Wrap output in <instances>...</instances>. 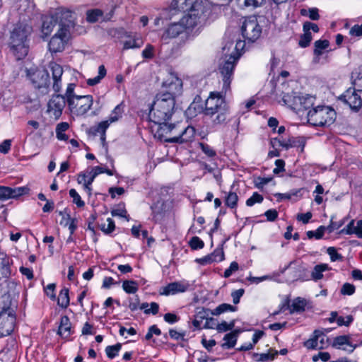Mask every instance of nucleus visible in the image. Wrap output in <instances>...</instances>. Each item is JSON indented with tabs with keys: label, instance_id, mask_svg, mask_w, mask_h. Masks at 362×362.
I'll use <instances>...</instances> for the list:
<instances>
[{
	"label": "nucleus",
	"instance_id": "nucleus-1",
	"mask_svg": "<svg viewBox=\"0 0 362 362\" xmlns=\"http://www.w3.org/2000/svg\"><path fill=\"white\" fill-rule=\"evenodd\" d=\"M182 90V81L174 73H170L163 82L162 90L155 96L149 112L153 122L169 120L174 112L175 97Z\"/></svg>",
	"mask_w": 362,
	"mask_h": 362
},
{
	"label": "nucleus",
	"instance_id": "nucleus-2",
	"mask_svg": "<svg viewBox=\"0 0 362 362\" xmlns=\"http://www.w3.org/2000/svg\"><path fill=\"white\" fill-rule=\"evenodd\" d=\"M221 93L211 92L206 100L202 112L205 116L212 118V122L215 125L221 124L227 119L228 107Z\"/></svg>",
	"mask_w": 362,
	"mask_h": 362
},
{
	"label": "nucleus",
	"instance_id": "nucleus-3",
	"mask_svg": "<svg viewBox=\"0 0 362 362\" xmlns=\"http://www.w3.org/2000/svg\"><path fill=\"white\" fill-rule=\"evenodd\" d=\"M1 299L3 305H0V337L9 335L14 329L16 322V313L11 307V296L5 294Z\"/></svg>",
	"mask_w": 362,
	"mask_h": 362
},
{
	"label": "nucleus",
	"instance_id": "nucleus-4",
	"mask_svg": "<svg viewBox=\"0 0 362 362\" xmlns=\"http://www.w3.org/2000/svg\"><path fill=\"white\" fill-rule=\"evenodd\" d=\"M226 46L223 47L224 57L220 60L218 70L223 81V91L226 94L230 89V83L233 79L235 66L240 59V54H227Z\"/></svg>",
	"mask_w": 362,
	"mask_h": 362
},
{
	"label": "nucleus",
	"instance_id": "nucleus-5",
	"mask_svg": "<svg viewBox=\"0 0 362 362\" xmlns=\"http://www.w3.org/2000/svg\"><path fill=\"white\" fill-rule=\"evenodd\" d=\"M308 122L315 127H329L336 119V112L329 106H317L307 113Z\"/></svg>",
	"mask_w": 362,
	"mask_h": 362
},
{
	"label": "nucleus",
	"instance_id": "nucleus-6",
	"mask_svg": "<svg viewBox=\"0 0 362 362\" xmlns=\"http://www.w3.org/2000/svg\"><path fill=\"white\" fill-rule=\"evenodd\" d=\"M29 33L30 28L23 25H17L11 31L9 47L14 54L21 53V55L27 54L28 49L25 42Z\"/></svg>",
	"mask_w": 362,
	"mask_h": 362
},
{
	"label": "nucleus",
	"instance_id": "nucleus-7",
	"mask_svg": "<svg viewBox=\"0 0 362 362\" xmlns=\"http://www.w3.org/2000/svg\"><path fill=\"white\" fill-rule=\"evenodd\" d=\"M181 24L186 30V40H192L199 34V30L202 28L206 23L198 16L189 11H187L180 19Z\"/></svg>",
	"mask_w": 362,
	"mask_h": 362
},
{
	"label": "nucleus",
	"instance_id": "nucleus-8",
	"mask_svg": "<svg viewBox=\"0 0 362 362\" xmlns=\"http://www.w3.org/2000/svg\"><path fill=\"white\" fill-rule=\"evenodd\" d=\"M69 35V25L60 24L59 30L49 42V52L52 54L63 52L68 42Z\"/></svg>",
	"mask_w": 362,
	"mask_h": 362
},
{
	"label": "nucleus",
	"instance_id": "nucleus-9",
	"mask_svg": "<svg viewBox=\"0 0 362 362\" xmlns=\"http://www.w3.org/2000/svg\"><path fill=\"white\" fill-rule=\"evenodd\" d=\"M241 33L245 41H256L262 34V27L257 18L254 16L245 18L241 26Z\"/></svg>",
	"mask_w": 362,
	"mask_h": 362
},
{
	"label": "nucleus",
	"instance_id": "nucleus-10",
	"mask_svg": "<svg viewBox=\"0 0 362 362\" xmlns=\"http://www.w3.org/2000/svg\"><path fill=\"white\" fill-rule=\"evenodd\" d=\"M69 101L68 107L71 112L76 116H83L90 109L93 98L90 95H79Z\"/></svg>",
	"mask_w": 362,
	"mask_h": 362
},
{
	"label": "nucleus",
	"instance_id": "nucleus-11",
	"mask_svg": "<svg viewBox=\"0 0 362 362\" xmlns=\"http://www.w3.org/2000/svg\"><path fill=\"white\" fill-rule=\"evenodd\" d=\"M213 4L209 0H194L189 8L190 12L194 13L199 19H202L205 23L211 16Z\"/></svg>",
	"mask_w": 362,
	"mask_h": 362
},
{
	"label": "nucleus",
	"instance_id": "nucleus-12",
	"mask_svg": "<svg viewBox=\"0 0 362 362\" xmlns=\"http://www.w3.org/2000/svg\"><path fill=\"white\" fill-rule=\"evenodd\" d=\"M183 33L185 34V39H183V37L182 38V44H185L188 40H186V30L182 24H181L180 21L170 23L164 29L163 33L160 36V40L163 43L167 44L170 40L175 39Z\"/></svg>",
	"mask_w": 362,
	"mask_h": 362
},
{
	"label": "nucleus",
	"instance_id": "nucleus-13",
	"mask_svg": "<svg viewBox=\"0 0 362 362\" xmlns=\"http://www.w3.org/2000/svg\"><path fill=\"white\" fill-rule=\"evenodd\" d=\"M358 93L356 89L350 87L339 97V100L347 104L351 110L358 112L362 107V98Z\"/></svg>",
	"mask_w": 362,
	"mask_h": 362
},
{
	"label": "nucleus",
	"instance_id": "nucleus-14",
	"mask_svg": "<svg viewBox=\"0 0 362 362\" xmlns=\"http://www.w3.org/2000/svg\"><path fill=\"white\" fill-rule=\"evenodd\" d=\"M66 105V100L64 95L57 94L52 95L47 103V112L50 117L57 120L62 115L63 110Z\"/></svg>",
	"mask_w": 362,
	"mask_h": 362
},
{
	"label": "nucleus",
	"instance_id": "nucleus-15",
	"mask_svg": "<svg viewBox=\"0 0 362 362\" xmlns=\"http://www.w3.org/2000/svg\"><path fill=\"white\" fill-rule=\"evenodd\" d=\"M28 76L35 88L40 89L47 86L49 84V76L46 70L35 69L28 71Z\"/></svg>",
	"mask_w": 362,
	"mask_h": 362
},
{
	"label": "nucleus",
	"instance_id": "nucleus-16",
	"mask_svg": "<svg viewBox=\"0 0 362 362\" xmlns=\"http://www.w3.org/2000/svg\"><path fill=\"white\" fill-rule=\"evenodd\" d=\"M29 188L27 187H10L0 186V200L5 201L8 199L18 198L28 194Z\"/></svg>",
	"mask_w": 362,
	"mask_h": 362
},
{
	"label": "nucleus",
	"instance_id": "nucleus-17",
	"mask_svg": "<svg viewBox=\"0 0 362 362\" xmlns=\"http://www.w3.org/2000/svg\"><path fill=\"white\" fill-rule=\"evenodd\" d=\"M189 288L190 284L186 280L174 281L163 287V291L160 292V294L165 296L175 295L178 293H184L188 291Z\"/></svg>",
	"mask_w": 362,
	"mask_h": 362
},
{
	"label": "nucleus",
	"instance_id": "nucleus-18",
	"mask_svg": "<svg viewBox=\"0 0 362 362\" xmlns=\"http://www.w3.org/2000/svg\"><path fill=\"white\" fill-rule=\"evenodd\" d=\"M49 68L52 71L53 85L52 88L55 93L60 92L62 89V76L64 73L62 66L54 62H50Z\"/></svg>",
	"mask_w": 362,
	"mask_h": 362
},
{
	"label": "nucleus",
	"instance_id": "nucleus-19",
	"mask_svg": "<svg viewBox=\"0 0 362 362\" xmlns=\"http://www.w3.org/2000/svg\"><path fill=\"white\" fill-rule=\"evenodd\" d=\"M194 137V129L192 127H187L179 133L177 136L165 139L166 141L170 143H187L193 140Z\"/></svg>",
	"mask_w": 362,
	"mask_h": 362
},
{
	"label": "nucleus",
	"instance_id": "nucleus-20",
	"mask_svg": "<svg viewBox=\"0 0 362 362\" xmlns=\"http://www.w3.org/2000/svg\"><path fill=\"white\" fill-rule=\"evenodd\" d=\"M340 233L355 234L358 238H362V221H358L356 225H355V221L352 220L345 228L340 230Z\"/></svg>",
	"mask_w": 362,
	"mask_h": 362
},
{
	"label": "nucleus",
	"instance_id": "nucleus-21",
	"mask_svg": "<svg viewBox=\"0 0 362 362\" xmlns=\"http://www.w3.org/2000/svg\"><path fill=\"white\" fill-rule=\"evenodd\" d=\"M58 334L63 338H68L72 334L71 324L68 316L63 315L61 317Z\"/></svg>",
	"mask_w": 362,
	"mask_h": 362
},
{
	"label": "nucleus",
	"instance_id": "nucleus-22",
	"mask_svg": "<svg viewBox=\"0 0 362 362\" xmlns=\"http://www.w3.org/2000/svg\"><path fill=\"white\" fill-rule=\"evenodd\" d=\"M154 123L158 126L156 135H157L160 139H164L165 140L166 135L171 133L176 128L175 124H168L167 121Z\"/></svg>",
	"mask_w": 362,
	"mask_h": 362
},
{
	"label": "nucleus",
	"instance_id": "nucleus-23",
	"mask_svg": "<svg viewBox=\"0 0 362 362\" xmlns=\"http://www.w3.org/2000/svg\"><path fill=\"white\" fill-rule=\"evenodd\" d=\"M287 303L291 314L295 313H300L305 310L307 300L305 298L297 297L295 299H293L291 305H288L289 300L287 301Z\"/></svg>",
	"mask_w": 362,
	"mask_h": 362
},
{
	"label": "nucleus",
	"instance_id": "nucleus-24",
	"mask_svg": "<svg viewBox=\"0 0 362 362\" xmlns=\"http://www.w3.org/2000/svg\"><path fill=\"white\" fill-rule=\"evenodd\" d=\"M347 345L349 349L343 348L344 350L347 351L349 353H352L356 348V345H352L349 341V337L346 335H342L337 337L334 339L332 346L337 349H341V346Z\"/></svg>",
	"mask_w": 362,
	"mask_h": 362
},
{
	"label": "nucleus",
	"instance_id": "nucleus-25",
	"mask_svg": "<svg viewBox=\"0 0 362 362\" xmlns=\"http://www.w3.org/2000/svg\"><path fill=\"white\" fill-rule=\"evenodd\" d=\"M57 23V19L53 16H45L43 18L42 32L44 35H49Z\"/></svg>",
	"mask_w": 362,
	"mask_h": 362
},
{
	"label": "nucleus",
	"instance_id": "nucleus-26",
	"mask_svg": "<svg viewBox=\"0 0 362 362\" xmlns=\"http://www.w3.org/2000/svg\"><path fill=\"white\" fill-rule=\"evenodd\" d=\"M351 88L362 92V67H358L351 73Z\"/></svg>",
	"mask_w": 362,
	"mask_h": 362
},
{
	"label": "nucleus",
	"instance_id": "nucleus-27",
	"mask_svg": "<svg viewBox=\"0 0 362 362\" xmlns=\"http://www.w3.org/2000/svg\"><path fill=\"white\" fill-rule=\"evenodd\" d=\"M278 355V351L272 349H269L267 353H253L252 358L258 362H265L269 360H274Z\"/></svg>",
	"mask_w": 362,
	"mask_h": 362
},
{
	"label": "nucleus",
	"instance_id": "nucleus-28",
	"mask_svg": "<svg viewBox=\"0 0 362 362\" xmlns=\"http://www.w3.org/2000/svg\"><path fill=\"white\" fill-rule=\"evenodd\" d=\"M330 270L327 264H320L314 267L311 272V278L313 281H317L323 278V272Z\"/></svg>",
	"mask_w": 362,
	"mask_h": 362
},
{
	"label": "nucleus",
	"instance_id": "nucleus-29",
	"mask_svg": "<svg viewBox=\"0 0 362 362\" xmlns=\"http://www.w3.org/2000/svg\"><path fill=\"white\" fill-rule=\"evenodd\" d=\"M0 272L1 275L4 277H8L11 274V264H12V260L6 255V254H4V257L3 258H0Z\"/></svg>",
	"mask_w": 362,
	"mask_h": 362
},
{
	"label": "nucleus",
	"instance_id": "nucleus-30",
	"mask_svg": "<svg viewBox=\"0 0 362 362\" xmlns=\"http://www.w3.org/2000/svg\"><path fill=\"white\" fill-rule=\"evenodd\" d=\"M238 196L235 192L230 191L224 197L225 205L230 209H236L238 202Z\"/></svg>",
	"mask_w": 362,
	"mask_h": 362
},
{
	"label": "nucleus",
	"instance_id": "nucleus-31",
	"mask_svg": "<svg viewBox=\"0 0 362 362\" xmlns=\"http://www.w3.org/2000/svg\"><path fill=\"white\" fill-rule=\"evenodd\" d=\"M69 289L64 288L59 292L57 304L62 308H66L69 305Z\"/></svg>",
	"mask_w": 362,
	"mask_h": 362
},
{
	"label": "nucleus",
	"instance_id": "nucleus-32",
	"mask_svg": "<svg viewBox=\"0 0 362 362\" xmlns=\"http://www.w3.org/2000/svg\"><path fill=\"white\" fill-rule=\"evenodd\" d=\"M123 290L129 294H134L139 290L138 283L134 280H125L122 282Z\"/></svg>",
	"mask_w": 362,
	"mask_h": 362
},
{
	"label": "nucleus",
	"instance_id": "nucleus-33",
	"mask_svg": "<svg viewBox=\"0 0 362 362\" xmlns=\"http://www.w3.org/2000/svg\"><path fill=\"white\" fill-rule=\"evenodd\" d=\"M315 100V98L312 95H302L301 96V101H300V106H299L300 112L308 110L310 107H312L314 105Z\"/></svg>",
	"mask_w": 362,
	"mask_h": 362
},
{
	"label": "nucleus",
	"instance_id": "nucleus-34",
	"mask_svg": "<svg viewBox=\"0 0 362 362\" xmlns=\"http://www.w3.org/2000/svg\"><path fill=\"white\" fill-rule=\"evenodd\" d=\"M223 340L225 342L222 344L223 348L231 349L234 347L237 341V333L230 332L226 334L223 337Z\"/></svg>",
	"mask_w": 362,
	"mask_h": 362
},
{
	"label": "nucleus",
	"instance_id": "nucleus-35",
	"mask_svg": "<svg viewBox=\"0 0 362 362\" xmlns=\"http://www.w3.org/2000/svg\"><path fill=\"white\" fill-rule=\"evenodd\" d=\"M106 69L104 65H100L98 68V75L94 78H88L87 80V84L90 86H93L100 82V81L106 75Z\"/></svg>",
	"mask_w": 362,
	"mask_h": 362
},
{
	"label": "nucleus",
	"instance_id": "nucleus-36",
	"mask_svg": "<svg viewBox=\"0 0 362 362\" xmlns=\"http://www.w3.org/2000/svg\"><path fill=\"white\" fill-rule=\"evenodd\" d=\"M192 2H189V0H173L171 3V6L173 9L178 11H189V5L191 6Z\"/></svg>",
	"mask_w": 362,
	"mask_h": 362
},
{
	"label": "nucleus",
	"instance_id": "nucleus-37",
	"mask_svg": "<svg viewBox=\"0 0 362 362\" xmlns=\"http://www.w3.org/2000/svg\"><path fill=\"white\" fill-rule=\"evenodd\" d=\"M314 45V54L316 56H320L322 54L323 50L329 47V42L327 40H319L315 42Z\"/></svg>",
	"mask_w": 362,
	"mask_h": 362
},
{
	"label": "nucleus",
	"instance_id": "nucleus-38",
	"mask_svg": "<svg viewBox=\"0 0 362 362\" xmlns=\"http://www.w3.org/2000/svg\"><path fill=\"white\" fill-rule=\"evenodd\" d=\"M315 331L313 332V337L304 342V346L308 349H322L323 345H319Z\"/></svg>",
	"mask_w": 362,
	"mask_h": 362
},
{
	"label": "nucleus",
	"instance_id": "nucleus-39",
	"mask_svg": "<svg viewBox=\"0 0 362 362\" xmlns=\"http://www.w3.org/2000/svg\"><path fill=\"white\" fill-rule=\"evenodd\" d=\"M143 45L141 40L133 37L123 42V49L139 48Z\"/></svg>",
	"mask_w": 362,
	"mask_h": 362
},
{
	"label": "nucleus",
	"instance_id": "nucleus-40",
	"mask_svg": "<svg viewBox=\"0 0 362 362\" xmlns=\"http://www.w3.org/2000/svg\"><path fill=\"white\" fill-rule=\"evenodd\" d=\"M122 348V344L120 343H117L112 346H107L105 348V353L107 356L110 359H113L115 356H117Z\"/></svg>",
	"mask_w": 362,
	"mask_h": 362
},
{
	"label": "nucleus",
	"instance_id": "nucleus-41",
	"mask_svg": "<svg viewBox=\"0 0 362 362\" xmlns=\"http://www.w3.org/2000/svg\"><path fill=\"white\" fill-rule=\"evenodd\" d=\"M236 310L237 308L235 306H233L228 303H222L219 305L218 307H216L212 313L215 315H218L227 311L234 312Z\"/></svg>",
	"mask_w": 362,
	"mask_h": 362
},
{
	"label": "nucleus",
	"instance_id": "nucleus-42",
	"mask_svg": "<svg viewBox=\"0 0 362 362\" xmlns=\"http://www.w3.org/2000/svg\"><path fill=\"white\" fill-rule=\"evenodd\" d=\"M325 231V226H320L316 230H308L306 235L309 239L315 238L317 240H320L322 238Z\"/></svg>",
	"mask_w": 362,
	"mask_h": 362
},
{
	"label": "nucleus",
	"instance_id": "nucleus-43",
	"mask_svg": "<svg viewBox=\"0 0 362 362\" xmlns=\"http://www.w3.org/2000/svg\"><path fill=\"white\" fill-rule=\"evenodd\" d=\"M235 320H231L229 323L226 321H223L216 325V330L218 332H226L229 330H232L235 327Z\"/></svg>",
	"mask_w": 362,
	"mask_h": 362
},
{
	"label": "nucleus",
	"instance_id": "nucleus-44",
	"mask_svg": "<svg viewBox=\"0 0 362 362\" xmlns=\"http://www.w3.org/2000/svg\"><path fill=\"white\" fill-rule=\"evenodd\" d=\"M122 108L121 105H117L110 115L108 119H107L110 124L117 122L119 117H122Z\"/></svg>",
	"mask_w": 362,
	"mask_h": 362
},
{
	"label": "nucleus",
	"instance_id": "nucleus-45",
	"mask_svg": "<svg viewBox=\"0 0 362 362\" xmlns=\"http://www.w3.org/2000/svg\"><path fill=\"white\" fill-rule=\"evenodd\" d=\"M264 197L258 192H254L252 195L246 200V205L249 207L254 206L255 204H260L263 202Z\"/></svg>",
	"mask_w": 362,
	"mask_h": 362
},
{
	"label": "nucleus",
	"instance_id": "nucleus-46",
	"mask_svg": "<svg viewBox=\"0 0 362 362\" xmlns=\"http://www.w3.org/2000/svg\"><path fill=\"white\" fill-rule=\"evenodd\" d=\"M76 85L74 83H69L66 90L65 100L67 103V105L70 103V100H74L75 98H77L78 95H76L74 93Z\"/></svg>",
	"mask_w": 362,
	"mask_h": 362
},
{
	"label": "nucleus",
	"instance_id": "nucleus-47",
	"mask_svg": "<svg viewBox=\"0 0 362 362\" xmlns=\"http://www.w3.org/2000/svg\"><path fill=\"white\" fill-rule=\"evenodd\" d=\"M69 193V196L73 199V203L78 207L81 208L85 206L84 202L81 199V196L75 189H71Z\"/></svg>",
	"mask_w": 362,
	"mask_h": 362
},
{
	"label": "nucleus",
	"instance_id": "nucleus-48",
	"mask_svg": "<svg viewBox=\"0 0 362 362\" xmlns=\"http://www.w3.org/2000/svg\"><path fill=\"white\" fill-rule=\"evenodd\" d=\"M355 286L348 282L344 283L340 289V293L343 296H351L355 293Z\"/></svg>",
	"mask_w": 362,
	"mask_h": 362
},
{
	"label": "nucleus",
	"instance_id": "nucleus-49",
	"mask_svg": "<svg viewBox=\"0 0 362 362\" xmlns=\"http://www.w3.org/2000/svg\"><path fill=\"white\" fill-rule=\"evenodd\" d=\"M100 228L101 230L103 231L105 234H110L115 228V221L111 218H108L107 219V224H101Z\"/></svg>",
	"mask_w": 362,
	"mask_h": 362
},
{
	"label": "nucleus",
	"instance_id": "nucleus-50",
	"mask_svg": "<svg viewBox=\"0 0 362 362\" xmlns=\"http://www.w3.org/2000/svg\"><path fill=\"white\" fill-rule=\"evenodd\" d=\"M192 250H197L202 249L204 246V242L197 236L192 237L189 242Z\"/></svg>",
	"mask_w": 362,
	"mask_h": 362
},
{
	"label": "nucleus",
	"instance_id": "nucleus-51",
	"mask_svg": "<svg viewBox=\"0 0 362 362\" xmlns=\"http://www.w3.org/2000/svg\"><path fill=\"white\" fill-rule=\"evenodd\" d=\"M102 15L103 12L98 9L88 11L86 19L88 22L95 23Z\"/></svg>",
	"mask_w": 362,
	"mask_h": 362
},
{
	"label": "nucleus",
	"instance_id": "nucleus-52",
	"mask_svg": "<svg viewBox=\"0 0 362 362\" xmlns=\"http://www.w3.org/2000/svg\"><path fill=\"white\" fill-rule=\"evenodd\" d=\"M199 146L202 152L208 157L214 158L216 156V151L211 147L209 144L205 143H200Z\"/></svg>",
	"mask_w": 362,
	"mask_h": 362
},
{
	"label": "nucleus",
	"instance_id": "nucleus-53",
	"mask_svg": "<svg viewBox=\"0 0 362 362\" xmlns=\"http://www.w3.org/2000/svg\"><path fill=\"white\" fill-rule=\"evenodd\" d=\"M327 252L329 255L332 262L343 260V256L341 254L338 253L336 248L334 247H328L327 250Z\"/></svg>",
	"mask_w": 362,
	"mask_h": 362
},
{
	"label": "nucleus",
	"instance_id": "nucleus-54",
	"mask_svg": "<svg viewBox=\"0 0 362 362\" xmlns=\"http://www.w3.org/2000/svg\"><path fill=\"white\" fill-rule=\"evenodd\" d=\"M311 40L312 35L310 32H305V33L303 35H301L298 45L300 47L305 48L309 46Z\"/></svg>",
	"mask_w": 362,
	"mask_h": 362
},
{
	"label": "nucleus",
	"instance_id": "nucleus-55",
	"mask_svg": "<svg viewBox=\"0 0 362 362\" xmlns=\"http://www.w3.org/2000/svg\"><path fill=\"white\" fill-rule=\"evenodd\" d=\"M110 124V123L107 120L100 122L97 126L93 127L94 134L98 133L100 134H105Z\"/></svg>",
	"mask_w": 362,
	"mask_h": 362
},
{
	"label": "nucleus",
	"instance_id": "nucleus-56",
	"mask_svg": "<svg viewBox=\"0 0 362 362\" xmlns=\"http://www.w3.org/2000/svg\"><path fill=\"white\" fill-rule=\"evenodd\" d=\"M110 124V123L107 120L100 122L97 126L93 127L94 134L98 133L100 134H105Z\"/></svg>",
	"mask_w": 362,
	"mask_h": 362
},
{
	"label": "nucleus",
	"instance_id": "nucleus-57",
	"mask_svg": "<svg viewBox=\"0 0 362 362\" xmlns=\"http://www.w3.org/2000/svg\"><path fill=\"white\" fill-rule=\"evenodd\" d=\"M240 2H243V5L246 7L252 6L254 8L262 6L265 0H238Z\"/></svg>",
	"mask_w": 362,
	"mask_h": 362
},
{
	"label": "nucleus",
	"instance_id": "nucleus-58",
	"mask_svg": "<svg viewBox=\"0 0 362 362\" xmlns=\"http://www.w3.org/2000/svg\"><path fill=\"white\" fill-rule=\"evenodd\" d=\"M67 222L66 225H68L69 230L71 235H73L77 228V220L76 218H71L69 214H66Z\"/></svg>",
	"mask_w": 362,
	"mask_h": 362
},
{
	"label": "nucleus",
	"instance_id": "nucleus-59",
	"mask_svg": "<svg viewBox=\"0 0 362 362\" xmlns=\"http://www.w3.org/2000/svg\"><path fill=\"white\" fill-rule=\"evenodd\" d=\"M354 320L351 315H347L346 317L339 316L337 318V323L339 326H349Z\"/></svg>",
	"mask_w": 362,
	"mask_h": 362
},
{
	"label": "nucleus",
	"instance_id": "nucleus-60",
	"mask_svg": "<svg viewBox=\"0 0 362 362\" xmlns=\"http://www.w3.org/2000/svg\"><path fill=\"white\" fill-rule=\"evenodd\" d=\"M296 95L295 93L284 94L281 98V102L284 105L290 107L291 105H293V102Z\"/></svg>",
	"mask_w": 362,
	"mask_h": 362
},
{
	"label": "nucleus",
	"instance_id": "nucleus-61",
	"mask_svg": "<svg viewBox=\"0 0 362 362\" xmlns=\"http://www.w3.org/2000/svg\"><path fill=\"white\" fill-rule=\"evenodd\" d=\"M55 288V284H49L45 288V292L46 295L48 297H49L50 299H52V300H54L56 299Z\"/></svg>",
	"mask_w": 362,
	"mask_h": 362
},
{
	"label": "nucleus",
	"instance_id": "nucleus-62",
	"mask_svg": "<svg viewBox=\"0 0 362 362\" xmlns=\"http://www.w3.org/2000/svg\"><path fill=\"white\" fill-rule=\"evenodd\" d=\"M238 268H239V265H238V262H232L230 264V267L225 270L223 276L225 278L230 277L233 272L238 270Z\"/></svg>",
	"mask_w": 362,
	"mask_h": 362
},
{
	"label": "nucleus",
	"instance_id": "nucleus-63",
	"mask_svg": "<svg viewBox=\"0 0 362 362\" xmlns=\"http://www.w3.org/2000/svg\"><path fill=\"white\" fill-rule=\"evenodd\" d=\"M272 180V177H259L255 180V186L258 189H262L264 186L268 184Z\"/></svg>",
	"mask_w": 362,
	"mask_h": 362
},
{
	"label": "nucleus",
	"instance_id": "nucleus-64",
	"mask_svg": "<svg viewBox=\"0 0 362 362\" xmlns=\"http://www.w3.org/2000/svg\"><path fill=\"white\" fill-rule=\"evenodd\" d=\"M349 34H350V35L354 36V37H361L362 36V24L354 25L350 29Z\"/></svg>",
	"mask_w": 362,
	"mask_h": 362
}]
</instances>
